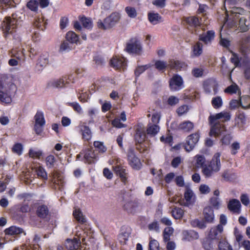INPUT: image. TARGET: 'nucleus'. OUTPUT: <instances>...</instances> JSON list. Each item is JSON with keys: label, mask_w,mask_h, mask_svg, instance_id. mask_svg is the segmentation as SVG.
Wrapping results in <instances>:
<instances>
[{"label": "nucleus", "mask_w": 250, "mask_h": 250, "mask_svg": "<svg viewBox=\"0 0 250 250\" xmlns=\"http://www.w3.org/2000/svg\"><path fill=\"white\" fill-rule=\"evenodd\" d=\"M181 65L182 64L178 61L170 60L167 63L166 62L159 60L156 61L155 63V67L159 71H164L168 66L171 68L179 69Z\"/></svg>", "instance_id": "9"}, {"label": "nucleus", "mask_w": 250, "mask_h": 250, "mask_svg": "<svg viewBox=\"0 0 250 250\" xmlns=\"http://www.w3.org/2000/svg\"><path fill=\"white\" fill-rule=\"evenodd\" d=\"M183 239L187 241H192L199 238L198 233L194 230H185L183 232Z\"/></svg>", "instance_id": "24"}, {"label": "nucleus", "mask_w": 250, "mask_h": 250, "mask_svg": "<svg viewBox=\"0 0 250 250\" xmlns=\"http://www.w3.org/2000/svg\"><path fill=\"white\" fill-rule=\"evenodd\" d=\"M145 130L141 125H137L136 128V133L135 135V139L137 143H142L146 139Z\"/></svg>", "instance_id": "20"}, {"label": "nucleus", "mask_w": 250, "mask_h": 250, "mask_svg": "<svg viewBox=\"0 0 250 250\" xmlns=\"http://www.w3.org/2000/svg\"><path fill=\"white\" fill-rule=\"evenodd\" d=\"M150 65L146 64L145 65L138 66L135 70L134 73L136 77H139L146 70L149 68Z\"/></svg>", "instance_id": "51"}, {"label": "nucleus", "mask_w": 250, "mask_h": 250, "mask_svg": "<svg viewBox=\"0 0 250 250\" xmlns=\"http://www.w3.org/2000/svg\"><path fill=\"white\" fill-rule=\"evenodd\" d=\"M246 99L249 101V98L248 97H241L239 100H232L229 103L230 108L232 109H234L241 105L244 109L249 108L250 107V103H248L246 105L243 104V102Z\"/></svg>", "instance_id": "17"}, {"label": "nucleus", "mask_w": 250, "mask_h": 250, "mask_svg": "<svg viewBox=\"0 0 250 250\" xmlns=\"http://www.w3.org/2000/svg\"><path fill=\"white\" fill-rule=\"evenodd\" d=\"M173 217L176 219H179L182 217L184 211L180 208H175L171 211Z\"/></svg>", "instance_id": "44"}, {"label": "nucleus", "mask_w": 250, "mask_h": 250, "mask_svg": "<svg viewBox=\"0 0 250 250\" xmlns=\"http://www.w3.org/2000/svg\"><path fill=\"white\" fill-rule=\"evenodd\" d=\"M220 156L221 154L220 153H216L208 165L209 167L212 169V170L214 171V172H217L221 169Z\"/></svg>", "instance_id": "15"}, {"label": "nucleus", "mask_w": 250, "mask_h": 250, "mask_svg": "<svg viewBox=\"0 0 250 250\" xmlns=\"http://www.w3.org/2000/svg\"><path fill=\"white\" fill-rule=\"evenodd\" d=\"M65 38L67 41L72 43H77L79 41L78 36L73 31H69L67 32L66 34Z\"/></svg>", "instance_id": "37"}, {"label": "nucleus", "mask_w": 250, "mask_h": 250, "mask_svg": "<svg viewBox=\"0 0 250 250\" xmlns=\"http://www.w3.org/2000/svg\"><path fill=\"white\" fill-rule=\"evenodd\" d=\"M93 145L95 148H97L99 152L104 153L106 151V147L102 142L95 141Z\"/></svg>", "instance_id": "55"}, {"label": "nucleus", "mask_w": 250, "mask_h": 250, "mask_svg": "<svg viewBox=\"0 0 250 250\" xmlns=\"http://www.w3.org/2000/svg\"><path fill=\"white\" fill-rule=\"evenodd\" d=\"M193 123L189 121H184L181 123L178 126L179 130L185 132H188L190 131L193 129Z\"/></svg>", "instance_id": "25"}, {"label": "nucleus", "mask_w": 250, "mask_h": 250, "mask_svg": "<svg viewBox=\"0 0 250 250\" xmlns=\"http://www.w3.org/2000/svg\"><path fill=\"white\" fill-rule=\"evenodd\" d=\"M148 229L150 231H159V227L157 222H153L148 225Z\"/></svg>", "instance_id": "62"}, {"label": "nucleus", "mask_w": 250, "mask_h": 250, "mask_svg": "<svg viewBox=\"0 0 250 250\" xmlns=\"http://www.w3.org/2000/svg\"><path fill=\"white\" fill-rule=\"evenodd\" d=\"M232 140V137L230 134H227L224 135L222 138L221 141L222 145H228L230 144V141Z\"/></svg>", "instance_id": "63"}, {"label": "nucleus", "mask_w": 250, "mask_h": 250, "mask_svg": "<svg viewBox=\"0 0 250 250\" xmlns=\"http://www.w3.org/2000/svg\"><path fill=\"white\" fill-rule=\"evenodd\" d=\"M71 49V46L67 41H63L60 45V52H66L70 51Z\"/></svg>", "instance_id": "53"}, {"label": "nucleus", "mask_w": 250, "mask_h": 250, "mask_svg": "<svg viewBox=\"0 0 250 250\" xmlns=\"http://www.w3.org/2000/svg\"><path fill=\"white\" fill-rule=\"evenodd\" d=\"M185 21L189 25L197 27L200 26L202 20L201 19V21H200L199 19L196 17H190L187 18Z\"/></svg>", "instance_id": "36"}, {"label": "nucleus", "mask_w": 250, "mask_h": 250, "mask_svg": "<svg viewBox=\"0 0 250 250\" xmlns=\"http://www.w3.org/2000/svg\"><path fill=\"white\" fill-rule=\"evenodd\" d=\"M235 236L240 248H243L245 250H250V242L249 240L244 239L243 236L238 232H235Z\"/></svg>", "instance_id": "19"}, {"label": "nucleus", "mask_w": 250, "mask_h": 250, "mask_svg": "<svg viewBox=\"0 0 250 250\" xmlns=\"http://www.w3.org/2000/svg\"><path fill=\"white\" fill-rule=\"evenodd\" d=\"M83 26L87 29H91L92 27V23L89 19L85 17H82L80 19Z\"/></svg>", "instance_id": "57"}, {"label": "nucleus", "mask_w": 250, "mask_h": 250, "mask_svg": "<svg viewBox=\"0 0 250 250\" xmlns=\"http://www.w3.org/2000/svg\"><path fill=\"white\" fill-rule=\"evenodd\" d=\"M85 160L88 164H91L94 162L96 156L94 151L92 150V147L88 148L85 150L84 154Z\"/></svg>", "instance_id": "27"}, {"label": "nucleus", "mask_w": 250, "mask_h": 250, "mask_svg": "<svg viewBox=\"0 0 250 250\" xmlns=\"http://www.w3.org/2000/svg\"><path fill=\"white\" fill-rule=\"evenodd\" d=\"M39 2L36 0H31L27 3V7L33 11L38 10Z\"/></svg>", "instance_id": "52"}, {"label": "nucleus", "mask_w": 250, "mask_h": 250, "mask_svg": "<svg viewBox=\"0 0 250 250\" xmlns=\"http://www.w3.org/2000/svg\"><path fill=\"white\" fill-rule=\"evenodd\" d=\"M160 127L158 125L149 123L146 129L147 134L151 136H154L159 131Z\"/></svg>", "instance_id": "32"}, {"label": "nucleus", "mask_w": 250, "mask_h": 250, "mask_svg": "<svg viewBox=\"0 0 250 250\" xmlns=\"http://www.w3.org/2000/svg\"><path fill=\"white\" fill-rule=\"evenodd\" d=\"M129 197L125 190L121 191L120 202L122 207L129 213L134 214L139 210L140 204L137 201L129 200Z\"/></svg>", "instance_id": "4"}, {"label": "nucleus", "mask_w": 250, "mask_h": 250, "mask_svg": "<svg viewBox=\"0 0 250 250\" xmlns=\"http://www.w3.org/2000/svg\"><path fill=\"white\" fill-rule=\"evenodd\" d=\"M69 78L66 77H63L59 79L54 80L50 81L48 85L50 87L53 88H62L66 86V85L69 83L68 80Z\"/></svg>", "instance_id": "16"}, {"label": "nucleus", "mask_w": 250, "mask_h": 250, "mask_svg": "<svg viewBox=\"0 0 250 250\" xmlns=\"http://www.w3.org/2000/svg\"><path fill=\"white\" fill-rule=\"evenodd\" d=\"M179 103V99L175 96H170L168 100L167 103L169 105L174 106Z\"/></svg>", "instance_id": "64"}, {"label": "nucleus", "mask_w": 250, "mask_h": 250, "mask_svg": "<svg viewBox=\"0 0 250 250\" xmlns=\"http://www.w3.org/2000/svg\"><path fill=\"white\" fill-rule=\"evenodd\" d=\"M194 197V194L190 188H187L184 194V197L187 202H189Z\"/></svg>", "instance_id": "56"}, {"label": "nucleus", "mask_w": 250, "mask_h": 250, "mask_svg": "<svg viewBox=\"0 0 250 250\" xmlns=\"http://www.w3.org/2000/svg\"><path fill=\"white\" fill-rule=\"evenodd\" d=\"M250 38L247 37L243 38L241 43L240 51L242 56L240 59L235 54H233V57L231 58V62L235 65H239L244 70V74L246 79L250 78V61L248 55L250 52Z\"/></svg>", "instance_id": "2"}, {"label": "nucleus", "mask_w": 250, "mask_h": 250, "mask_svg": "<svg viewBox=\"0 0 250 250\" xmlns=\"http://www.w3.org/2000/svg\"><path fill=\"white\" fill-rule=\"evenodd\" d=\"M4 232L6 235H17L22 233V229L15 226H11L10 228L6 229Z\"/></svg>", "instance_id": "35"}, {"label": "nucleus", "mask_w": 250, "mask_h": 250, "mask_svg": "<svg viewBox=\"0 0 250 250\" xmlns=\"http://www.w3.org/2000/svg\"><path fill=\"white\" fill-rule=\"evenodd\" d=\"M120 16L118 13H113L104 19V22L101 20L97 22L98 27L103 30L110 29L113 27L120 20Z\"/></svg>", "instance_id": "6"}, {"label": "nucleus", "mask_w": 250, "mask_h": 250, "mask_svg": "<svg viewBox=\"0 0 250 250\" xmlns=\"http://www.w3.org/2000/svg\"><path fill=\"white\" fill-rule=\"evenodd\" d=\"M223 229V227L221 225L212 228L210 230L208 236L214 240L216 239L220 240V237L221 236Z\"/></svg>", "instance_id": "21"}, {"label": "nucleus", "mask_w": 250, "mask_h": 250, "mask_svg": "<svg viewBox=\"0 0 250 250\" xmlns=\"http://www.w3.org/2000/svg\"><path fill=\"white\" fill-rule=\"evenodd\" d=\"M15 88V85L11 82L5 80L0 81V102L9 104L12 102L11 91Z\"/></svg>", "instance_id": "5"}, {"label": "nucleus", "mask_w": 250, "mask_h": 250, "mask_svg": "<svg viewBox=\"0 0 250 250\" xmlns=\"http://www.w3.org/2000/svg\"><path fill=\"white\" fill-rule=\"evenodd\" d=\"M22 145L21 144L17 143L12 147V151L20 155L22 153Z\"/></svg>", "instance_id": "59"}, {"label": "nucleus", "mask_w": 250, "mask_h": 250, "mask_svg": "<svg viewBox=\"0 0 250 250\" xmlns=\"http://www.w3.org/2000/svg\"><path fill=\"white\" fill-rule=\"evenodd\" d=\"M230 119V115L228 112H222L215 115H210L208 118L210 125V136L217 137L226 130L224 125L221 124L218 120L222 119L223 122L228 121Z\"/></svg>", "instance_id": "3"}, {"label": "nucleus", "mask_w": 250, "mask_h": 250, "mask_svg": "<svg viewBox=\"0 0 250 250\" xmlns=\"http://www.w3.org/2000/svg\"><path fill=\"white\" fill-rule=\"evenodd\" d=\"M183 83V81L182 77L178 75H174L169 81V86L173 91L181 89Z\"/></svg>", "instance_id": "13"}, {"label": "nucleus", "mask_w": 250, "mask_h": 250, "mask_svg": "<svg viewBox=\"0 0 250 250\" xmlns=\"http://www.w3.org/2000/svg\"><path fill=\"white\" fill-rule=\"evenodd\" d=\"M56 162V158H55L54 156L52 155L48 156L45 159V163L46 166L49 168L53 167Z\"/></svg>", "instance_id": "50"}, {"label": "nucleus", "mask_w": 250, "mask_h": 250, "mask_svg": "<svg viewBox=\"0 0 250 250\" xmlns=\"http://www.w3.org/2000/svg\"><path fill=\"white\" fill-rule=\"evenodd\" d=\"M17 22L18 21L15 14L12 15V18L10 17L5 18V20L3 21L2 25L3 30L6 34L5 37H6L7 34L11 33L13 30L16 27Z\"/></svg>", "instance_id": "8"}, {"label": "nucleus", "mask_w": 250, "mask_h": 250, "mask_svg": "<svg viewBox=\"0 0 250 250\" xmlns=\"http://www.w3.org/2000/svg\"><path fill=\"white\" fill-rule=\"evenodd\" d=\"M204 219L206 222L211 223L214 219L213 210L210 207H207L204 209Z\"/></svg>", "instance_id": "26"}, {"label": "nucleus", "mask_w": 250, "mask_h": 250, "mask_svg": "<svg viewBox=\"0 0 250 250\" xmlns=\"http://www.w3.org/2000/svg\"><path fill=\"white\" fill-rule=\"evenodd\" d=\"M203 167L202 172L204 175L207 177H210L214 171L212 170V169L208 166H204Z\"/></svg>", "instance_id": "58"}, {"label": "nucleus", "mask_w": 250, "mask_h": 250, "mask_svg": "<svg viewBox=\"0 0 250 250\" xmlns=\"http://www.w3.org/2000/svg\"><path fill=\"white\" fill-rule=\"evenodd\" d=\"M127 160L130 166L134 169H139L141 167L140 160L136 156L134 149L130 147L127 152Z\"/></svg>", "instance_id": "10"}, {"label": "nucleus", "mask_w": 250, "mask_h": 250, "mask_svg": "<svg viewBox=\"0 0 250 250\" xmlns=\"http://www.w3.org/2000/svg\"><path fill=\"white\" fill-rule=\"evenodd\" d=\"M233 0H224L226 9V21L231 27L237 26L241 32H246L249 29L250 15L249 13L244 14L243 9L236 7H230L226 9V6L229 5Z\"/></svg>", "instance_id": "1"}, {"label": "nucleus", "mask_w": 250, "mask_h": 250, "mask_svg": "<svg viewBox=\"0 0 250 250\" xmlns=\"http://www.w3.org/2000/svg\"><path fill=\"white\" fill-rule=\"evenodd\" d=\"M65 247L68 250H77L81 246L80 240L77 238L67 239L65 242Z\"/></svg>", "instance_id": "22"}, {"label": "nucleus", "mask_w": 250, "mask_h": 250, "mask_svg": "<svg viewBox=\"0 0 250 250\" xmlns=\"http://www.w3.org/2000/svg\"><path fill=\"white\" fill-rule=\"evenodd\" d=\"M195 159L198 167H202L205 166L206 159L204 156L197 155L195 157Z\"/></svg>", "instance_id": "46"}, {"label": "nucleus", "mask_w": 250, "mask_h": 250, "mask_svg": "<svg viewBox=\"0 0 250 250\" xmlns=\"http://www.w3.org/2000/svg\"><path fill=\"white\" fill-rule=\"evenodd\" d=\"M83 139L84 141H88L92 138V133L90 128L86 125H82L81 127Z\"/></svg>", "instance_id": "33"}, {"label": "nucleus", "mask_w": 250, "mask_h": 250, "mask_svg": "<svg viewBox=\"0 0 250 250\" xmlns=\"http://www.w3.org/2000/svg\"><path fill=\"white\" fill-rule=\"evenodd\" d=\"M110 64L115 69L119 70H124L126 65L125 58L116 56L113 57L111 60Z\"/></svg>", "instance_id": "14"}, {"label": "nucleus", "mask_w": 250, "mask_h": 250, "mask_svg": "<svg viewBox=\"0 0 250 250\" xmlns=\"http://www.w3.org/2000/svg\"><path fill=\"white\" fill-rule=\"evenodd\" d=\"M36 213L40 218H45L49 214V209L46 206L41 205L38 207Z\"/></svg>", "instance_id": "28"}, {"label": "nucleus", "mask_w": 250, "mask_h": 250, "mask_svg": "<svg viewBox=\"0 0 250 250\" xmlns=\"http://www.w3.org/2000/svg\"><path fill=\"white\" fill-rule=\"evenodd\" d=\"M148 19L150 23L153 25L157 24L161 21V17L158 13H148Z\"/></svg>", "instance_id": "34"}, {"label": "nucleus", "mask_w": 250, "mask_h": 250, "mask_svg": "<svg viewBox=\"0 0 250 250\" xmlns=\"http://www.w3.org/2000/svg\"><path fill=\"white\" fill-rule=\"evenodd\" d=\"M202 245L206 250H211L215 247V244L214 239L208 236L203 240Z\"/></svg>", "instance_id": "31"}, {"label": "nucleus", "mask_w": 250, "mask_h": 250, "mask_svg": "<svg viewBox=\"0 0 250 250\" xmlns=\"http://www.w3.org/2000/svg\"><path fill=\"white\" fill-rule=\"evenodd\" d=\"M203 44L200 42H198L193 47V54L196 56H198L202 53Z\"/></svg>", "instance_id": "49"}, {"label": "nucleus", "mask_w": 250, "mask_h": 250, "mask_svg": "<svg viewBox=\"0 0 250 250\" xmlns=\"http://www.w3.org/2000/svg\"><path fill=\"white\" fill-rule=\"evenodd\" d=\"M222 177L225 181H232L236 179V176L234 173L225 170L222 173Z\"/></svg>", "instance_id": "38"}, {"label": "nucleus", "mask_w": 250, "mask_h": 250, "mask_svg": "<svg viewBox=\"0 0 250 250\" xmlns=\"http://www.w3.org/2000/svg\"><path fill=\"white\" fill-rule=\"evenodd\" d=\"M240 207L239 201L235 199L230 200L228 205V208L230 211L236 213H239Z\"/></svg>", "instance_id": "23"}, {"label": "nucleus", "mask_w": 250, "mask_h": 250, "mask_svg": "<svg viewBox=\"0 0 250 250\" xmlns=\"http://www.w3.org/2000/svg\"><path fill=\"white\" fill-rule=\"evenodd\" d=\"M49 63L48 55H43L40 57L38 64L42 67H45Z\"/></svg>", "instance_id": "47"}, {"label": "nucleus", "mask_w": 250, "mask_h": 250, "mask_svg": "<svg viewBox=\"0 0 250 250\" xmlns=\"http://www.w3.org/2000/svg\"><path fill=\"white\" fill-rule=\"evenodd\" d=\"M219 250H232L230 245L224 238H221L218 244Z\"/></svg>", "instance_id": "40"}, {"label": "nucleus", "mask_w": 250, "mask_h": 250, "mask_svg": "<svg viewBox=\"0 0 250 250\" xmlns=\"http://www.w3.org/2000/svg\"><path fill=\"white\" fill-rule=\"evenodd\" d=\"M113 170L115 173L119 175L123 182L125 183L126 181L125 169L119 166L113 167Z\"/></svg>", "instance_id": "30"}, {"label": "nucleus", "mask_w": 250, "mask_h": 250, "mask_svg": "<svg viewBox=\"0 0 250 250\" xmlns=\"http://www.w3.org/2000/svg\"><path fill=\"white\" fill-rule=\"evenodd\" d=\"M73 216L76 220L81 223H84L86 220L84 217L83 214L80 209H76L73 212Z\"/></svg>", "instance_id": "39"}, {"label": "nucleus", "mask_w": 250, "mask_h": 250, "mask_svg": "<svg viewBox=\"0 0 250 250\" xmlns=\"http://www.w3.org/2000/svg\"><path fill=\"white\" fill-rule=\"evenodd\" d=\"M161 117V113L159 111H156L155 109H153L152 113L151 122L153 124H156L159 123Z\"/></svg>", "instance_id": "42"}, {"label": "nucleus", "mask_w": 250, "mask_h": 250, "mask_svg": "<svg viewBox=\"0 0 250 250\" xmlns=\"http://www.w3.org/2000/svg\"><path fill=\"white\" fill-rule=\"evenodd\" d=\"M199 135L195 133L189 135L185 145V148L187 152H189L194 147L196 144L198 142Z\"/></svg>", "instance_id": "11"}, {"label": "nucleus", "mask_w": 250, "mask_h": 250, "mask_svg": "<svg viewBox=\"0 0 250 250\" xmlns=\"http://www.w3.org/2000/svg\"><path fill=\"white\" fill-rule=\"evenodd\" d=\"M211 104L214 108H219L221 107L223 104L222 99L221 97L217 96L212 98L211 100Z\"/></svg>", "instance_id": "43"}, {"label": "nucleus", "mask_w": 250, "mask_h": 250, "mask_svg": "<svg viewBox=\"0 0 250 250\" xmlns=\"http://www.w3.org/2000/svg\"><path fill=\"white\" fill-rule=\"evenodd\" d=\"M45 24L46 22L44 21L42 17L38 18L34 22V25L41 30H44Z\"/></svg>", "instance_id": "45"}, {"label": "nucleus", "mask_w": 250, "mask_h": 250, "mask_svg": "<svg viewBox=\"0 0 250 250\" xmlns=\"http://www.w3.org/2000/svg\"><path fill=\"white\" fill-rule=\"evenodd\" d=\"M125 11L128 16L131 18H134L137 16V13L134 7L127 6L125 8Z\"/></svg>", "instance_id": "48"}, {"label": "nucleus", "mask_w": 250, "mask_h": 250, "mask_svg": "<svg viewBox=\"0 0 250 250\" xmlns=\"http://www.w3.org/2000/svg\"><path fill=\"white\" fill-rule=\"evenodd\" d=\"M149 250H159V244L154 239L151 240L149 244Z\"/></svg>", "instance_id": "61"}, {"label": "nucleus", "mask_w": 250, "mask_h": 250, "mask_svg": "<svg viewBox=\"0 0 250 250\" xmlns=\"http://www.w3.org/2000/svg\"><path fill=\"white\" fill-rule=\"evenodd\" d=\"M215 32L213 30H208L206 32L203 33L199 36V40L203 42L206 44H210L214 40Z\"/></svg>", "instance_id": "18"}, {"label": "nucleus", "mask_w": 250, "mask_h": 250, "mask_svg": "<svg viewBox=\"0 0 250 250\" xmlns=\"http://www.w3.org/2000/svg\"><path fill=\"white\" fill-rule=\"evenodd\" d=\"M204 89L206 93L216 95L218 92V84L215 80L210 79L205 82L204 84Z\"/></svg>", "instance_id": "12"}, {"label": "nucleus", "mask_w": 250, "mask_h": 250, "mask_svg": "<svg viewBox=\"0 0 250 250\" xmlns=\"http://www.w3.org/2000/svg\"><path fill=\"white\" fill-rule=\"evenodd\" d=\"M35 171L38 177H40L43 179H47V173L43 168L41 167H38L36 168Z\"/></svg>", "instance_id": "54"}, {"label": "nucleus", "mask_w": 250, "mask_h": 250, "mask_svg": "<svg viewBox=\"0 0 250 250\" xmlns=\"http://www.w3.org/2000/svg\"><path fill=\"white\" fill-rule=\"evenodd\" d=\"M35 120V124L40 125H44L45 124V120L44 119L43 113L41 112H38L34 117Z\"/></svg>", "instance_id": "41"}, {"label": "nucleus", "mask_w": 250, "mask_h": 250, "mask_svg": "<svg viewBox=\"0 0 250 250\" xmlns=\"http://www.w3.org/2000/svg\"><path fill=\"white\" fill-rule=\"evenodd\" d=\"M125 50L129 53L140 55L142 53V46L140 41L137 38L131 39L126 44Z\"/></svg>", "instance_id": "7"}, {"label": "nucleus", "mask_w": 250, "mask_h": 250, "mask_svg": "<svg viewBox=\"0 0 250 250\" xmlns=\"http://www.w3.org/2000/svg\"><path fill=\"white\" fill-rule=\"evenodd\" d=\"M230 147L231 153L232 155H235L237 153L238 150L240 148V144L237 142H234L231 144Z\"/></svg>", "instance_id": "60"}, {"label": "nucleus", "mask_w": 250, "mask_h": 250, "mask_svg": "<svg viewBox=\"0 0 250 250\" xmlns=\"http://www.w3.org/2000/svg\"><path fill=\"white\" fill-rule=\"evenodd\" d=\"M224 92L229 94H238L239 95L241 94L240 89L238 85L232 83V84L228 86L224 90Z\"/></svg>", "instance_id": "29"}]
</instances>
